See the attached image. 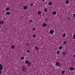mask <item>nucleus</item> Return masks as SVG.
Instances as JSON below:
<instances>
[{
    "mask_svg": "<svg viewBox=\"0 0 75 75\" xmlns=\"http://www.w3.org/2000/svg\"><path fill=\"white\" fill-rule=\"evenodd\" d=\"M43 1H45V0H43Z\"/></svg>",
    "mask_w": 75,
    "mask_h": 75,
    "instance_id": "obj_40",
    "label": "nucleus"
},
{
    "mask_svg": "<svg viewBox=\"0 0 75 75\" xmlns=\"http://www.w3.org/2000/svg\"><path fill=\"white\" fill-rule=\"evenodd\" d=\"M52 14L53 15H55L57 14V12L55 11H54L52 12Z\"/></svg>",
    "mask_w": 75,
    "mask_h": 75,
    "instance_id": "obj_11",
    "label": "nucleus"
},
{
    "mask_svg": "<svg viewBox=\"0 0 75 75\" xmlns=\"http://www.w3.org/2000/svg\"><path fill=\"white\" fill-rule=\"evenodd\" d=\"M1 74V71H0V74Z\"/></svg>",
    "mask_w": 75,
    "mask_h": 75,
    "instance_id": "obj_38",
    "label": "nucleus"
},
{
    "mask_svg": "<svg viewBox=\"0 0 75 75\" xmlns=\"http://www.w3.org/2000/svg\"><path fill=\"white\" fill-rule=\"evenodd\" d=\"M6 14L8 16H10V12L9 11H7L6 13Z\"/></svg>",
    "mask_w": 75,
    "mask_h": 75,
    "instance_id": "obj_5",
    "label": "nucleus"
},
{
    "mask_svg": "<svg viewBox=\"0 0 75 75\" xmlns=\"http://www.w3.org/2000/svg\"><path fill=\"white\" fill-rule=\"evenodd\" d=\"M42 25L43 27H47V24H46L45 23H43L42 24Z\"/></svg>",
    "mask_w": 75,
    "mask_h": 75,
    "instance_id": "obj_6",
    "label": "nucleus"
},
{
    "mask_svg": "<svg viewBox=\"0 0 75 75\" xmlns=\"http://www.w3.org/2000/svg\"><path fill=\"white\" fill-rule=\"evenodd\" d=\"M38 15H40L41 14V12L40 11H38Z\"/></svg>",
    "mask_w": 75,
    "mask_h": 75,
    "instance_id": "obj_14",
    "label": "nucleus"
},
{
    "mask_svg": "<svg viewBox=\"0 0 75 75\" xmlns=\"http://www.w3.org/2000/svg\"><path fill=\"white\" fill-rule=\"evenodd\" d=\"M30 23H33V21L32 20H31L29 21Z\"/></svg>",
    "mask_w": 75,
    "mask_h": 75,
    "instance_id": "obj_23",
    "label": "nucleus"
},
{
    "mask_svg": "<svg viewBox=\"0 0 75 75\" xmlns=\"http://www.w3.org/2000/svg\"><path fill=\"white\" fill-rule=\"evenodd\" d=\"M25 45L26 46H28V45H29V44L28 43H26Z\"/></svg>",
    "mask_w": 75,
    "mask_h": 75,
    "instance_id": "obj_33",
    "label": "nucleus"
},
{
    "mask_svg": "<svg viewBox=\"0 0 75 75\" xmlns=\"http://www.w3.org/2000/svg\"><path fill=\"white\" fill-rule=\"evenodd\" d=\"M44 11L45 12V13H47V11H48V9H47V8H45L44 9Z\"/></svg>",
    "mask_w": 75,
    "mask_h": 75,
    "instance_id": "obj_10",
    "label": "nucleus"
},
{
    "mask_svg": "<svg viewBox=\"0 0 75 75\" xmlns=\"http://www.w3.org/2000/svg\"><path fill=\"white\" fill-rule=\"evenodd\" d=\"M26 52L28 53H30V51L29 50H27Z\"/></svg>",
    "mask_w": 75,
    "mask_h": 75,
    "instance_id": "obj_29",
    "label": "nucleus"
},
{
    "mask_svg": "<svg viewBox=\"0 0 75 75\" xmlns=\"http://www.w3.org/2000/svg\"><path fill=\"white\" fill-rule=\"evenodd\" d=\"M67 19L68 20H71V18L68 16H67Z\"/></svg>",
    "mask_w": 75,
    "mask_h": 75,
    "instance_id": "obj_31",
    "label": "nucleus"
},
{
    "mask_svg": "<svg viewBox=\"0 0 75 75\" xmlns=\"http://www.w3.org/2000/svg\"><path fill=\"white\" fill-rule=\"evenodd\" d=\"M48 17H47V18H45V20L46 21H48Z\"/></svg>",
    "mask_w": 75,
    "mask_h": 75,
    "instance_id": "obj_26",
    "label": "nucleus"
},
{
    "mask_svg": "<svg viewBox=\"0 0 75 75\" xmlns=\"http://www.w3.org/2000/svg\"><path fill=\"white\" fill-rule=\"evenodd\" d=\"M69 69L71 71H73V70H74V69H75L74 67H70Z\"/></svg>",
    "mask_w": 75,
    "mask_h": 75,
    "instance_id": "obj_7",
    "label": "nucleus"
},
{
    "mask_svg": "<svg viewBox=\"0 0 75 75\" xmlns=\"http://www.w3.org/2000/svg\"><path fill=\"white\" fill-rule=\"evenodd\" d=\"M63 44H67V41H64L63 42Z\"/></svg>",
    "mask_w": 75,
    "mask_h": 75,
    "instance_id": "obj_30",
    "label": "nucleus"
},
{
    "mask_svg": "<svg viewBox=\"0 0 75 75\" xmlns=\"http://www.w3.org/2000/svg\"><path fill=\"white\" fill-rule=\"evenodd\" d=\"M9 10H10V8H9V7H7L6 9V10L7 11H9Z\"/></svg>",
    "mask_w": 75,
    "mask_h": 75,
    "instance_id": "obj_18",
    "label": "nucleus"
},
{
    "mask_svg": "<svg viewBox=\"0 0 75 75\" xmlns=\"http://www.w3.org/2000/svg\"><path fill=\"white\" fill-rule=\"evenodd\" d=\"M69 3V1L68 0H67L66 1V4H68Z\"/></svg>",
    "mask_w": 75,
    "mask_h": 75,
    "instance_id": "obj_20",
    "label": "nucleus"
},
{
    "mask_svg": "<svg viewBox=\"0 0 75 75\" xmlns=\"http://www.w3.org/2000/svg\"><path fill=\"white\" fill-rule=\"evenodd\" d=\"M4 21L1 20L0 21V24H4Z\"/></svg>",
    "mask_w": 75,
    "mask_h": 75,
    "instance_id": "obj_4",
    "label": "nucleus"
},
{
    "mask_svg": "<svg viewBox=\"0 0 75 75\" xmlns=\"http://www.w3.org/2000/svg\"><path fill=\"white\" fill-rule=\"evenodd\" d=\"M62 37H66V34L65 33H64V34H63L62 35Z\"/></svg>",
    "mask_w": 75,
    "mask_h": 75,
    "instance_id": "obj_19",
    "label": "nucleus"
},
{
    "mask_svg": "<svg viewBox=\"0 0 75 75\" xmlns=\"http://www.w3.org/2000/svg\"><path fill=\"white\" fill-rule=\"evenodd\" d=\"M73 17H75V13L73 15Z\"/></svg>",
    "mask_w": 75,
    "mask_h": 75,
    "instance_id": "obj_37",
    "label": "nucleus"
},
{
    "mask_svg": "<svg viewBox=\"0 0 75 75\" xmlns=\"http://www.w3.org/2000/svg\"><path fill=\"white\" fill-rule=\"evenodd\" d=\"M23 9H25V10H27V9L28 8V7L27 6H24L23 7Z\"/></svg>",
    "mask_w": 75,
    "mask_h": 75,
    "instance_id": "obj_13",
    "label": "nucleus"
},
{
    "mask_svg": "<svg viewBox=\"0 0 75 75\" xmlns=\"http://www.w3.org/2000/svg\"><path fill=\"white\" fill-rule=\"evenodd\" d=\"M48 5H52V2H50L48 3Z\"/></svg>",
    "mask_w": 75,
    "mask_h": 75,
    "instance_id": "obj_15",
    "label": "nucleus"
},
{
    "mask_svg": "<svg viewBox=\"0 0 75 75\" xmlns=\"http://www.w3.org/2000/svg\"><path fill=\"white\" fill-rule=\"evenodd\" d=\"M56 65L58 67H61V64L59 62H57L56 63Z\"/></svg>",
    "mask_w": 75,
    "mask_h": 75,
    "instance_id": "obj_2",
    "label": "nucleus"
},
{
    "mask_svg": "<svg viewBox=\"0 0 75 75\" xmlns=\"http://www.w3.org/2000/svg\"><path fill=\"white\" fill-rule=\"evenodd\" d=\"M33 37L34 38H35V37H36V35L34 34L33 35Z\"/></svg>",
    "mask_w": 75,
    "mask_h": 75,
    "instance_id": "obj_27",
    "label": "nucleus"
},
{
    "mask_svg": "<svg viewBox=\"0 0 75 75\" xmlns=\"http://www.w3.org/2000/svg\"><path fill=\"white\" fill-rule=\"evenodd\" d=\"M73 38H74V39H75V33H74V35H73Z\"/></svg>",
    "mask_w": 75,
    "mask_h": 75,
    "instance_id": "obj_28",
    "label": "nucleus"
},
{
    "mask_svg": "<svg viewBox=\"0 0 75 75\" xmlns=\"http://www.w3.org/2000/svg\"><path fill=\"white\" fill-rule=\"evenodd\" d=\"M0 67H3V65L1 64H0Z\"/></svg>",
    "mask_w": 75,
    "mask_h": 75,
    "instance_id": "obj_35",
    "label": "nucleus"
},
{
    "mask_svg": "<svg viewBox=\"0 0 75 75\" xmlns=\"http://www.w3.org/2000/svg\"><path fill=\"white\" fill-rule=\"evenodd\" d=\"M50 34H52L54 33V31L52 29L50 30Z\"/></svg>",
    "mask_w": 75,
    "mask_h": 75,
    "instance_id": "obj_3",
    "label": "nucleus"
},
{
    "mask_svg": "<svg viewBox=\"0 0 75 75\" xmlns=\"http://www.w3.org/2000/svg\"><path fill=\"white\" fill-rule=\"evenodd\" d=\"M21 59H22V60L24 59V57H21Z\"/></svg>",
    "mask_w": 75,
    "mask_h": 75,
    "instance_id": "obj_32",
    "label": "nucleus"
},
{
    "mask_svg": "<svg viewBox=\"0 0 75 75\" xmlns=\"http://www.w3.org/2000/svg\"><path fill=\"white\" fill-rule=\"evenodd\" d=\"M60 52H59V51L58 50L57 51V54H59V53Z\"/></svg>",
    "mask_w": 75,
    "mask_h": 75,
    "instance_id": "obj_25",
    "label": "nucleus"
},
{
    "mask_svg": "<svg viewBox=\"0 0 75 75\" xmlns=\"http://www.w3.org/2000/svg\"><path fill=\"white\" fill-rule=\"evenodd\" d=\"M1 27V26L0 25V28Z\"/></svg>",
    "mask_w": 75,
    "mask_h": 75,
    "instance_id": "obj_41",
    "label": "nucleus"
},
{
    "mask_svg": "<svg viewBox=\"0 0 75 75\" xmlns=\"http://www.w3.org/2000/svg\"><path fill=\"white\" fill-rule=\"evenodd\" d=\"M28 62H29L28 60H26L25 61V63L26 64H27Z\"/></svg>",
    "mask_w": 75,
    "mask_h": 75,
    "instance_id": "obj_16",
    "label": "nucleus"
},
{
    "mask_svg": "<svg viewBox=\"0 0 75 75\" xmlns=\"http://www.w3.org/2000/svg\"><path fill=\"white\" fill-rule=\"evenodd\" d=\"M30 6L31 7L33 6V3L30 4Z\"/></svg>",
    "mask_w": 75,
    "mask_h": 75,
    "instance_id": "obj_24",
    "label": "nucleus"
},
{
    "mask_svg": "<svg viewBox=\"0 0 75 75\" xmlns=\"http://www.w3.org/2000/svg\"><path fill=\"white\" fill-rule=\"evenodd\" d=\"M35 49H36V50H39V48H38V47L36 46L35 47Z\"/></svg>",
    "mask_w": 75,
    "mask_h": 75,
    "instance_id": "obj_17",
    "label": "nucleus"
},
{
    "mask_svg": "<svg viewBox=\"0 0 75 75\" xmlns=\"http://www.w3.org/2000/svg\"><path fill=\"white\" fill-rule=\"evenodd\" d=\"M74 57H75V54L74 55Z\"/></svg>",
    "mask_w": 75,
    "mask_h": 75,
    "instance_id": "obj_39",
    "label": "nucleus"
},
{
    "mask_svg": "<svg viewBox=\"0 0 75 75\" xmlns=\"http://www.w3.org/2000/svg\"><path fill=\"white\" fill-rule=\"evenodd\" d=\"M65 71L64 70H63L62 72V74H65Z\"/></svg>",
    "mask_w": 75,
    "mask_h": 75,
    "instance_id": "obj_21",
    "label": "nucleus"
},
{
    "mask_svg": "<svg viewBox=\"0 0 75 75\" xmlns=\"http://www.w3.org/2000/svg\"><path fill=\"white\" fill-rule=\"evenodd\" d=\"M62 54L63 55H65L66 54H67V52H63L62 53Z\"/></svg>",
    "mask_w": 75,
    "mask_h": 75,
    "instance_id": "obj_8",
    "label": "nucleus"
},
{
    "mask_svg": "<svg viewBox=\"0 0 75 75\" xmlns=\"http://www.w3.org/2000/svg\"><path fill=\"white\" fill-rule=\"evenodd\" d=\"M33 31H35V28H33L32 29Z\"/></svg>",
    "mask_w": 75,
    "mask_h": 75,
    "instance_id": "obj_36",
    "label": "nucleus"
},
{
    "mask_svg": "<svg viewBox=\"0 0 75 75\" xmlns=\"http://www.w3.org/2000/svg\"><path fill=\"white\" fill-rule=\"evenodd\" d=\"M22 70L23 72H26V68L24 67V66H23L22 67Z\"/></svg>",
    "mask_w": 75,
    "mask_h": 75,
    "instance_id": "obj_1",
    "label": "nucleus"
},
{
    "mask_svg": "<svg viewBox=\"0 0 75 75\" xmlns=\"http://www.w3.org/2000/svg\"><path fill=\"white\" fill-rule=\"evenodd\" d=\"M3 67H0V70L1 71V70H2L3 69Z\"/></svg>",
    "mask_w": 75,
    "mask_h": 75,
    "instance_id": "obj_34",
    "label": "nucleus"
},
{
    "mask_svg": "<svg viewBox=\"0 0 75 75\" xmlns=\"http://www.w3.org/2000/svg\"><path fill=\"white\" fill-rule=\"evenodd\" d=\"M62 47L61 46L59 47V49L60 50H62Z\"/></svg>",
    "mask_w": 75,
    "mask_h": 75,
    "instance_id": "obj_22",
    "label": "nucleus"
},
{
    "mask_svg": "<svg viewBox=\"0 0 75 75\" xmlns=\"http://www.w3.org/2000/svg\"><path fill=\"white\" fill-rule=\"evenodd\" d=\"M28 67H30V65H31V62H29L28 63Z\"/></svg>",
    "mask_w": 75,
    "mask_h": 75,
    "instance_id": "obj_12",
    "label": "nucleus"
},
{
    "mask_svg": "<svg viewBox=\"0 0 75 75\" xmlns=\"http://www.w3.org/2000/svg\"><path fill=\"white\" fill-rule=\"evenodd\" d=\"M11 47L12 49H14V48H15V46H14V45H12L11 46Z\"/></svg>",
    "mask_w": 75,
    "mask_h": 75,
    "instance_id": "obj_9",
    "label": "nucleus"
}]
</instances>
